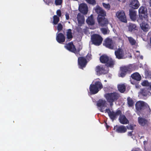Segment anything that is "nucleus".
<instances>
[{
  "label": "nucleus",
  "mask_w": 151,
  "mask_h": 151,
  "mask_svg": "<svg viewBox=\"0 0 151 151\" xmlns=\"http://www.w3.org/2000/svg\"><path fill=\"white\" fill-rule=\"evenodd\" d=\"M139 17L142 19H146L147 17V10L146 7L142 6L139 8L138 10Z\"/></svg>",
  "instance_id": "obj_10"
},
{
  "label": "nucleus",
  "mask_w": 151,
  "mask_h": 151,
  "mask_svg": "<svg viewBox=\"0 0 151 151\" xmlns=\"http://www.w3.org/2000/svg\"><path fill=\"white\" fill-rule=\"evenodd\" d=\"M140 27L141 29L144 32H147L149 31L150 29V27L148 24L145 22H142V24H140Z\"/></svg>",
  "instance_id": "obj_26"
},
{
  "label": "nucleus",
  "mask_w": 151,
  "mask_h": 151,
  "mask_svg": "<svg viewBox=\"0 0 151 151\" xmlns=\"http://www.w3.org/2000/svg\"><path fill=\"white\" fill-rule=\"evenodd\" d=\"M56 38L57 42L60 44H63L65 39V36L62 33H57Z\"/></svg>",
  "instance_id": "obj_17"
},
{
  "label": "nucleus",
  "mask_w": 151,
  "mask_h": 151,
  "mask_svg": "<svg viewBox=\"0 0 151 151\" xmlns=\"http://www.w3.org/2000/svg\"><path fill=\"white\" fill-rule=\"evenodd\" d=\"M133 131L129 132L128 133V135L129 136H131L132 135V132Z\"/></svg>",
  "instance_id": "obj_46"
},
{
  "label": "nucleus",
  "mask_w": 151,
  "mask_h": 151,
  "mask_svg": "<svg viewBox=\"0 0 151 151\" xmlns=\"http://www.w3.org/2000/svg\"><path fill=\"white\" fill-rule=\"evenodd\" d=\"M103 107H101V108L100 109V111L102 112H104V111L102 108Z\"/></svg>",
  "instance_id": "obj_48"
},
{
  "label": "nucleus",
  "mask_w": 151,
  "mask_h": 151,
  "mask_svg": "<svg viewBox=\"0 0 151 151\" xmlns=\"http://www.w3.org/2000/svg\"><path fill=\"white\" fill-rule=\"evenodd\" d=\"M105 112L107 113L110 118L113 121L117 118L118 116L122 114L121 111L120 110H117L116 112L111 111L109 109H106Z\"/></svg>",
  "instance_id": "obj_5"
},
{
  "label": "nucleus",
  "mask_w": 151,
  "mask_h": 151,
  "mask_svg": "<svg viewBox=\"0 0 151 151\" xmlns=\"http://www.w3.org/2000/svg\"><path fill=\"white\" fill-rule=\"evenodd\" d=\"M82 46L79 45V47L78 48H77V50H76V53H75L76 55L78 56V55L79 54L80 51L82 50Z\"/></svg>",
  "instance_id": "obj_41"
},
{
  "label": "nucleus",
  "mask_w": 151,
  "mask_h": 151,
  "mask_svg": "<svg viewBox=\"0 0 151 151\" xmlns=\"http://www.w3.org/2000/svg\"><path fill=\"white\" fill-rule=\"evenodd\" d=\"M150 4L151 6V0H150Z\"/></svg>",
  "instance_id": "obj_51"
},
{
  "label": "nucleus",
  "mask_w": 151,
  "mask_h": 151,
  "mask_svg": "<svg viewBox=\"0 0 151 151\" xmlns=\"http://www.w3.org/2000/svg\"><path fill=\"white\" fill-rule=\"evenodd\" d=\"M130 44L132 45H135L136 43L135 40L132 37H127Z\"/></svg>",
  "instance_id": "obj_33"
},
{
  "label": "nucleus",
  "mask_w": 151,
  "mask_h": 151,
  "mask_svg": "<svg viewBox=\"0 0 151 151\" xmlns=\"http://www.w3.org/2000/svg\"><path fill=\"white\" fill-rule=\"evenodd\" d=\"M141 84L143 86H148L150 84L147 81L145 80Z\"/></svg>",
  "instance_id": "obj_38"
},
{
  "label": "nucleus",
  "mask_w": 151,
  "mask_h": 151,
  "mask_svg": "<svg viewBox=\"0 0 151 151\" xmlns=\"http://www.w3.org/2000/svg\"><path fill=\"white\" fill-rule=\"evenodd\" d=\"M120 96V94L116 92L107 93L105 95V98L111 106L113 105V102L116 101Z\"/></svg>",
  "instance_id": "obj_2"
},
{
  "label": "nucleus",
  "mask_w": 151,
  "mask_h": 151,
  "mask_svg": "<svg viewBox=\"0 0 151 151\" xmlns=\"http://www.w3.org/2000/svg\"><path fill=\"white\" fill-rule=\"evenodd\" d=\"M127 104L129 107H132L134 104V101L132 99L129 97H127Z\"/></svg>",
  "instance_id": "obj_32"
},
{
  "label": "nucleus",
  "mask_w": 151,
  "mask_h": 151,
  "mask_svg": "<svg viewBox=\"0 0 151 151\" xmlns=\"http://www.w3.org/2000/svg\"><path fill=\"white\" fill-rule=\"evenodd\" d=\"M119 122L122 124H125L129 123V121L124 114L119 115Z\"/></svg>",
  "instance_id": "obj_21"
},
{
  "label": "nucleus",
  "mask_w": 151,
  "mask_h": 151,
  "mask_svg": "<svg viewBox=\"0 0 151 151\" xmlns=\"http://www.w3.org/2000/svg\"><path fill=\"white\" fill-rule=\"evenodd\" d=\"M45 3L48 5H49L52 2L51 0H43Z\"/></svg>",
  "instance_id": "obj_43"
},
{
  "label": "nucleus",
  "mask_w": 151,
  "mask_h": 151,
  "mask_svg": "<svg viewBox=\"0 0 151 151\" xmlns=\"http://www.w3.org/2000/svg\"><path fill=\"white\" fill-rule=\"evenodd\" d=\"M103 7L107 10H109L111 8V6L109 3L106 4L105 3H102Z\"/></svg>",
  "instance_id": "obj_35"
},
{
  "label": "nucleus",
  "mask_w": 151,
  "mask_h": 151,
  "mask_svg": "<svg viewBox=\"0 0 151 151\" xmlns=\"http://www.w3.org/2000/svg\"><path fill=\"white\" fill-rule=\"evenodd\" d=\"M77 20L79 24H82L85 21L84 16L81 14L78 13L77 17Z\"/></svg>",
  "instance_id": "obj_27"
},
{
  "label": "nucleus",
  "mask_w": 151,
  "mask_h": 151,
  "mask_svg": "<svg viewBox=\"0 0 151 151\" xmlns=\"http://www.w3.org/2000/svg\"><path fill=\"white\" fill-rule=\"evenodd\" d=\"M66 41H69L71 40L73 38L72 30L70 29H68L66 32Z\"/></svg>",
  "instance_id": "obj_25"
},
{
  "label": "nucleus",
  "mask_w": 151,
  "mask_h": 151,
  "mask_svg": "<svg viewBox=\"0 0 151 151\" xmlns=\"http://www.w3.org/2000/svg\"><path fill=\"white\" fill-rule=\"evenodd\" d=\"M129 5L131 7V9H137L139 7L140 4L138 0H129Z\"/></svg>",
  "instance_id": "obj_15"
},
{
  "label": "nucleus",
  "mask_w": 151,
  "mask_h": 151,
  "mask_svg": "<svg viewBox=\"0 0 151 151\" xmlns=\"http://www.w3.org/2000/svg\"><path fill=\"white\" fill-rule=\"evenodd\" d=\"M114 129L116 132L118 133H124L127 131V128L125 126L123 125L120 126L116 125L114 126Z\"/></svg>",
  "instance_id": "obj_14"
},
{
  "label": "nucleus",
  "mask_w": 151,
  "mask_h": 151,
  "mask_svg": "<svg viewBox=\"0 0 151 151\" xmlns=\"http://www.w3.org/2000/svg\"><path fill=\"white\" fill-rule=\"evenodd\" d=\"M108 28H103L101 29V30L104 35H106L107 34Z\"/></svg>",
  "instance_id": "obj_37"
},
{
  "label": "nucleus",
  "mask_w": 151,
  "mask_h": 151,
  "mask_svg": "<svg viewBox=\"0 0 151 151\" xmlns=\"http://www.w3.org/2000/svg\"><path fill=\"white\" fill-rule=\"evenodd\" d=\"M63 2V0H55V4L56 6L61 5Z\"/></svg>",
  "instance_id": "obj_39"
},
{
  "label": "nucleus",
  "mask_w": 151,
  "mask_h": 151,
  "mask_svg": "<svg viewBox=\"0 0 151 151\" xmlns=\"http://www.w3.org/2000/svg\"><path fill=\"white\" fill-rule=\"evenodd\" d=\"M138 121L139 124L142 126H144L147 124L148 121L145 118L139 117L138 118Z\"/></svg>",
  "instance_id": "obj_22"
},
{
  "label": "nucleus",
  "mask_w": 151,
  "mask_h": 151,
  "mask_svg": "<svg viewBox=\"0 0 151 151\" xmlns=\"http://www.w3.org/2000/svg\"><path fill=\"white\" fill-rule=\"evenodd\" d=\"M103 38L99 35L97 34L93 35L91 36V40L93 44L96 46L100 45L103 41Z\"/></svg>",
  "instance_id": "obj_6"
},
{
  "label": "nucleus",
  "mask_w": 151,
  "mask_h": 151,
  "mask_svg": "<svg viewBox=\"0 0 151 151\" xmlns=\"http://www.w3.org/2000/svg\"><path fill=\"white\" fill-rule=\"evenodd\" d=\"M86 22L89 25H92L94 24L95 22L92 15L88 17L86 20Z\"/></svg>",
  "instance_id": "obj_28"
},
{
  "label": "nucleus",
  "mask_w": 151,
  "mask_h": 151,
  "mask_svg": "<svg viewBox=\"0 0 151 151\" xmlns=\"http://www.w3.org/2000/svg\"><path fill=\"white\" fill-rule=\"evenodd\" d=\"M118 88L119 91L121 93H124L126 90V86L124 84L119 85Z\"/></svg>",
  "instance_id": "obj_31"
},
{
  "label": "nucleus",
  "mask_w": 151,
  "mask_h": 151,
  "mask_svg": "<svg viewBox=\"0 0 151 151\" xmlns=\"http://www.w3.org/2000/svg\"><path fill=\"white\" fill-rule=\"evenodd\" d=\"M133 70L132 65H129L125 66L120 68V73L119 76L122 77H124L127 74V72H131Z\"/></svg>",
  "instance_id": "obj_8"
},
{
  "label": "nucleus",
  "mask_w": 151,
  "mask_h": 151,
  "mask_svg": "<svg viewBox=\"0 0 151 151\" xmlns=\"http://www.w3.org/2000/svg\"><path fill=\"white\" fill-rule=\"evenodd\" d=\"M65 16L66 19L68 20L69 19V14L68 13H66Z\"/></svg>",
  "instance_id": "obj_45"
},
{
  "label": "nucleus",
  "mask_w": 151,
  "mask_h": 151,
  "mask_svg": "<svg viewBox=\"0 0 151 151\" xmlns=\"http://www.w3.org/2000/svg\"><path fill=\"white\" fill-rule=\"evenodd\" d=\"M100 62L102 63H105L106 66L108 67L112 68L114 67L115 64V61L111 58L106 55H103L100 58Z\"/></svg>",
  "instance_id": "obj_3"
},
{
  "label": "nucleus",
  "mask_w": 151,
  "mask_h": 151,
  "mask_svg": "<svg viewBox=\"0 0 151 151\" xmlns=\"http://www.w3.org/2000/svg\"><path fill=\"white\" fill-rule=\"evenodd\" d=\"M104 45L106 47L111 50L114 49L115 47V42L112 39L107 37L104 40L103 43Z\"/></svg>",
  "instance_id": "obj_9"
},
{
  "label": "nucleus",
  "mask_w": 151,
  "mask_h": 151,
  "mask_svg": "<svg viewBox=\"0 0 151 151\" xmlns=\"http://www.w3.org/2000/svg\"><path fill=\"white\" fill-rule=\"evenodd\" d=\"M87 3L89 4L94 5L96 4L95 0H85Z\"/></svg>",
  "instance_id": "obj_36"
},
{
  "label": "nucleus",
  "mask_w": 151,
  "mask_h": 151,
  "mask_svg": "<svg viewBox=\"0 0 151 151\" xmlns=\"http://www.w3.org/2000/svg\"><path fill=\"white\" fill-rule=\"evenodd\" d=\"M151 95V93L150 92V89L148 88H145L141 89L139 92V96L142 98Z\"/></svg>",
  "instance_id": "obj_12"
},
{
  "label": "nucleus",
  "mask_w": 151,
  "mask_h": 151,
  "mask_svg": "<svg viewBox=\"0 0 151 151\" xmlns=\"http://www.w3.org/2000/svg\"><path fill=\"white\" fill-rule=\"evenodd\" d=\"M131 77L133 79L137 81H139L141 79V76L138 72H135L132 74Z\"/></svg>",
  "instance_id": "obj_24"
},
{
  "label": "nucleus",
  "mask_w": 151,
  "mask_h": 151,
  "mask_svg": "<svg viewBox=\"0 0 151 151\" xmlns=\"http://www.w3.org/2000/svg\"><path fill=\"white\" fill-rule=\"evenodd\" d=\"M146 151H151V145H150L147 148H146Z\"/></svg>",
  "instance_id": "obj_44"
},
{
  "label": "nucleus",
  "mask_w": 151,
  "mask_h": 151,
  "mask_svg": "<svg viewBox=\"0 0 151 151\" xmlns=\"http://www.w3.org/2000/svg\"><path fill=\"white\" fill-rule=\"evenodd\" d=\"M129 129L131 130H133L134 129L133 126L132 125H130L129 127Z\"/></svg>",
  "instance_id": "obj_47"
},
{
  "label": "nucleus",
  "mask_w": 151,
  "mask_h": 151,
  "mask_svg": "<svg viewBox=\"0 0 151 151\" xmlns=\"http://www.w3.org/2000/svg\"><path fill=\"white\" fill-rule=\"evenodd\" d=\"M87 63L86 59L85 58L80 57L78 58V63L80 68H85Z\"/></svg>",
  "instance_id": "obj_13"
},
{
  "label": "nucleus",
  "mask_w": 151,
  "mask_h": 151,
  "mask_svg": "<svg viewBox=\"0 0 151 151\" xmlns=\"http://www.w3.org/2000/svg\"><path fill=\"white\" fill-rule=\"evenodd\" d=\"M95 10L98 14L97 19L99 25L102 27H107L109 24V21L105 17L106 15V12L99 6L95 7Z\"/></svg>",
  "instance_id": "obj_1"
},
{
  "label": "nucleus",
  "mask_w": 151,
  "mask_h": 151,
  "mask_svg": "<svg viewBox=\"0 0 151 151\" xmlns=\"http://www.w3.org/2000/svg\"><path fill=\"white\" fill-rule=\"evenodd\" d=\"M57 30L58 31V32L60 31L63 28V27L61 23H59L58 24L57 26Z\"/></svg>",
  "instance_id": "obj_40"
},
{
  "label": "nucleus",
  "mask_w": 151,
  "mask_h": 151,
  "mask_svg": "<svg viewBox=\"0 0 151 151\" xmlns=\"http://www.w3.org/2000/svg\"><path fill=\"white\" fill-rule=\"evenodd\" d=\"M96 71L97 74L99 75L105 74L107 73L106 71L105 70L104 68L100 66H98L96 68Z\"/></svg>",
  "instance_id": "obj_23"
},
{
  "label": "nucleus",
  "mask_w": 151,
  "mask_h": 151,
  "mask_svg": "<svg viewBox=\"0 0 151 151\" xmlns=\"http://www.w3.org/2000/svg\"><path fill=\"white\" fill-rule=\"evenodd\" d=\"M136 87L137 88V87H137V85H136Z\"/></svg>",
  "instance_id": "obj_53"
},
{
  "label": "nucleus",
  "mask_w": 151,
  "mask_h": 151,
  "mask_svg": "<svg viewBox=\"0 0 151 151\" xmlns=\"http://www.w3.org/2000/svg\"><path fill=\"white\" fill-rule=\"evenodd\" d=\"M116 15L117 18L121 22L127 23V20L124 12L122 10H119L116 13Z\"/></svg>",
  "instance_id": "obj_11"
},
{
  "label": "nucleus",
  "mask_w": 151,
  "mask_h": 151,
  "mask_svg": "<svg viewBox=\"0 0 151 151\" xmlns=\"http://www.w3.org/2000/svg\"><path fill=\"white\" fill-rule=\"evenodd\" d=\"M127 127V128L128 129H129V128L128 127Z\"/></svg>",
  "instance_id": "obj_54"
},
{
  "label": "nucleus",
  "mask_w": 151,
  "mask_h": 151,
  "mask_svg": "<svg viewBox=\"0 0 151 151\" xmlns=\"http://www.w3.org/2000/svg\"><path fill=\"white\" fill-rule=\"evenodd\" d=\"M131 83H132V84H133V83H132V82H131Z\"/></svg>",
  "instance_id": "obj_55"
},
{
  "label": "nucleus",
  "mask_w": 151,
  "mask_h": 151,
  "mask_svg": "<svg viewBox=\"0 0 151 151\" xmlns=\"http://www.w3.org/2000/svg\"><path fill=\"white\" fill-rule=\"evenodd\" d=\"M56 14L57 15V16L59 17H60L61 16L62 14L61 11L60 9H58L57 11Z\"/></svg>",
  "instance_id": "obj_42"
},
{
  "label": "nucleus",
  "mask_w": 151,
  "mask_h": 151,
  "mask_svg": "<svg viewBox=\"0 0 151 151\" xmlns=\"http://www.w3.org/2000/svg\"><path fill=\"white\" fill-rule=\"evenodd\" d=\"M135 9L131 8L129 9L130 18L133 21L136 20L137 18V11Z\"/></svg>",
  "instance_id": "obj_20"
},
{
  "label": "nucleus",
  "mask_w": 151,
  "mask_h": 151,
  "mask_svg": "<svg viewBox=\"0 0 151 151\" xmlns=\"http://www.w3.org/2000/svg\"><path fill=\"white\" fill-rule=\"evenodd\" d=\"M106 128L108 129L109 127V126L107 125V124L106 123Z\"/></svg>",
  "instance_id": "obj_49"
},
{
  "label": "nucleus",
  "mask_w": 151,
  "mask_h": 151,
  "mask_svg": "<svg viewBox=\"0 0 151 151\" xmlns=\"http://www.w3.org/2000/svg\"><path fill=\"white\" fill-rule=\"evenodd\" d=\"M66 47L68 50L70 51L75 53H76V49L73 42H71L66 44Z\"/></svg>",
  "instance_id": "obj_18"
},
{
  "label": "nucleus",
  "mask_w": 151,
  "mask_h": 151,
  "mask_svg": "<svg viewBox=\"0 0 151 151\" xmlns=\"http://www.w3.org/2000/svg\"><path fill=\"white\" fill-rule=\"evenodd\" d=\"M105 104V102L102 100H99L97 103V106L99 107H104Z\"/></svg>",
  "instance_id": "obj_34"
},
{
  "label": "nucleus",
  "mask_w": 151,
  "mask_h": 151,
  "mask_svg": "<svg viewBox=\"0 0 151 151\" xmlns=\"http://www.w3.org/2000/svg\"><path fill=\"white\" fill-rule=\"evenodd\" d=\"M103 87L102 83L99 81L96 82L94 84H91L89 87L91 94H95L97 93Z\"/></svg>",
  "instance_id": "obj_4"
},
{
  "label": "nucleus",
  "mask_w": 151,
  "mask_h": 151,
  "mask_svg": "<svg viewBox=\"0 0 151 151\" xmlns=\"http://www.w3.org/2000/svg\"><path fill=\"white\" fill-rule=\"evenodd\" d=\"M149 86L151 90V83L150 84Z\"/></svg>",
  "instance_id": "obj_52"
},
{
  "label": "nucleus",
  "mask_w": 151,
  "mask_h": 151,
  "mask_svg": "<svg viewBox=\"0 0 151 151\" xmlns=\"http://www.w3.org/2000/svg\"><path fill=\"white\" fill-rule=\"evenodd\" d=\"M150 108L147 103L142 101L137 102L135 104V108L137 111L140 112L146 108Z\"/></svg>",
  "instance_id": "obj_7"
},
{
  "label": "nucleus",
  "mask_w": 151,
  "mask_h": 151,
  "mask_svg": "<svg viewBox=\"0 0 151 151\" xmlns=\"http://www.w3.org/2000/svg\"><path fill=\"white\" fill-rule=\"evenodd\" d=\"M115 55L116 58L119 59H122L125 58L124 56V52L123 50L120 48H118L115 51Z\"/></svg>",
  "instance_id": "obj_16"
},
{
  "label": "nucleus",
  "mask_w": 151,
  "mask_h": 151,
  "mask_svg": "<svg viewBox=\"0 0 151 151\" xmlns=\"http://www.w3.org/2000/svg\"><path fill=\"white\" fill-rule=\"evenodd\" d=\"M128 30L131 32L134 31L137 29L136 25L132 23H129L128 26Z\"/></svg>",
  "instance_id": "obj_29"
},
{
  "label": "nucleus",
  "mask_w": 151,
  "mask_h": 151,
  "mask_svg": "<svg viewBox=\"0 0 151 151\" xmlns=\"http://www.w3.org/2000/svg\"><path fill=\"white\" fill-rule=\"evenodd\" d=\"M147 76L149 77H150V78H151V74H150V75H147Z\"/></svg>",
  "instance_id": "obj_50"
},
{
  "label": "nucleus",
  "mask_w": 151,
  "mask_h": 151,
  "mask_svg": "<svg viewBox=\"0 0 151 151\" xmlns=\"http://www.w3.org/2000/svg\"><path fill=\"white\" fill-rule=\"evenodd\" d=\"M79 11L82 14H85L88 12V7L87 5L85 4H81L79 8Z\"/></svg>",
  "instance_id": "obj_19"
},
{
  "label": "nucleus",
  "mask_w": 151,
  "mask_h": 151,
  "mask_svg": "<svg viewBox=\"0 0 151 151\" xmlns=\"http://www.w3.org/2000/svg\"><path fill=\"white\" fill-rule=\"evenodd\" d=\"M60 17L56 15H55L53 17V21L52 23L54 25H56L58 24L60 21Z\"/></svg>",
  "instance_id": "obj_30"
}]
</instances>
